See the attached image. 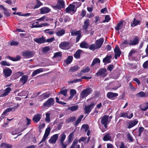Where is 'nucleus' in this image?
Here are the masks:
<instances>
[{"label": "nucleus", "mask_w": 148, "mask_h": 148, "mask_svg": "<svg viewBox=\"0 0 148 148\" xmlns=\"http://www.w3.org/2000/svg\"><path fill=\"white\" fill-rule=\"evenodd\" d=\"M92 90L91 88H88L83 90L80 93V99H82L90 94Z\"/></svg>", "instance_id": "nucleus-1"}, {"label": "nucleus", "mask_w": 148, "mask_h": 148, "mask_svg": "<svg viewBox=\"0 0 148 148\" xmlns=\"http://www.w3.org/2000/svg\"><path fill=\"white\" fill-rule=\"evenodd\" d=\"M101 119V123L106 129L107 128V125L109 123L110 121H108L109 116L107 115H104Z\"/></svg>", "instance_id": "nucleus-2"}, {"label": "nucleus", "mask_w": 148, "mask_h": 148, "mask_svg": "<svg viewBox=\"0 0 148 148\" xmlns=\"http://www.w3.org/2000/svg\"><path fill=\"white\" fill-rule=\"evenodd\" d=\"M107 70L106 68H101L98 72L95 75L97 76H101V77H105L107 75Z\"/></svg>", "instance_id": "nucleus-3"}, {"label": "nucleus", "mask_w": 148, "mask_h": 148, "mask_svg": "<svg viewBox=\"0 0 148 148\" xmlns=\"http://www.w3.org/2000/svg\"><path fill=\"white\" fill-rule=\"evenodd\" d=\"M96 103L95 101H94L90 105L86 106L85 107L84 110L85 114H88L89 113L91 112L92 109L95 106Z\"/></svg>", "instance_id": "nucleus-4"}, {"label": "nucleus", "mask_w": 148, "mask_h": 148, "mask_svg": "<svg viewBox=\"0 0 148 148\" xmlns=\"http://www.w3.org/2000/svg\"><path fill=\"white\" fill-rule=\"evenodd\" d=\"M22 54L25 58H29L32 57L35 55V54L33 51L27 50L23 52Z\"/></svg>", "instance_id": "nucleus-5"}, {"label": "nucleus", "mask_w": 148, "mask_h": 148, "mask_svg": "<svg viewBox=\"0 0 148 148\" xmlns=\"http://www.w3.org/2000/svg\"><path fill=\"white\" fill-rule=\"evenodd\" d=\"M65 3L62 0H59L56 5L53 6V8L55 9H60L64 8Z\"/></svg>", "instance_id": "nucleus-6"}, {"label": "nucleus", "mask_w": 148, "mask_h": 148, "mask_svg": "<svg viewBox=\"0 0 148 148\" xmlns=\"http://www.w3.org/2000/svg\"><path fill=\"white\" fill-rule=\"evenodd\" d=\"M54 103V100L53 98H50L43 104V106L45 107H49L53 105Z\"/></svg>", "instance_id": "nucleus-7"}, {"label": "nucleus", "mask_w": 148, "mask_h": 148, "mask_svg": "<svg viewBox=\"0 0 148 148\" xmlns=\"http://www.w3.org/2000/svg\"><path fill=\"white\" fill-rule=\"evenodd\" d=\"M77 3V2H73L72 4H70L66 9V12H69L71 11L75 12L76 11V10L75 9V4Z\"/></svg>", "instance_id": "nucleus-8"}, {"label": "nucleus", "mask_w": 148, "mask_h": 148, "mask_svg": "<svg viewBox=\"0 0 148 148\" xmlns=\"http://www.w3.org/2000/svg\"><path fill=\"white\" fill-rule=\"evenodd\" d=\"M89 20L88 19H86L84 22V25L83 26V29L84 32L86 34H88V33L87 29L89 27Z\"/></svg>", "instance_id": "nucleus-9"}, {"label": "nucleus", "mask_w": 148, "mask_h": 148, "mask_svg": "<svg viewBox=\"0 0 148 148\" xmlns=\"http://www.w3.org/2000/svg\"><path fill=\"white\" fill-rule=\"evenodd\" d=\"M11 89L10 87L6 88L4 90V92L3 93V90H1L0 92V97H5L10 92Z\"/></svg>", "instance_id": "nucleus-10"}, {"label": "nucleus", "mask_w": 148, "mask_h": 148, "mask_svg": "<svg viewBox=\"0 0 148 148\" xmlns=\"http://www.w3.org/2000/svg\"><path fill=\"white\" fill-rule=\"evenodd\" d=\"M138 121L137 119L130 121L127 123V128L130 129L136 125Z\"/></svg>", "instance_id": "nucleus-11"}, {"label": "nucleus", "mask_w": 148, "mask_h": 148, "mask_svg": "<svg viewBox=\"0 0 148 148\" xmlns=\"http://www.w3.org/2000/svg\"><path fill=\"white\" fill-rule=\"evenodd\" d=\"M16 109V107H10L7 108L4 111L2 114L0 118L2 119L4 118V116H3L8 112L10 111H14Z\"/></svg>", "instance_id": "nucleus-12"}, {"label": "nucleus", "mask_w": 148, "mask_h": 148, "mask_svg": "<svg viewBox=\"0 0 148 148\" xmlns=\"http://www.w3.org/2000/svg\"><path fill=\"white\" fill-rule=\"evenodd\" d=\"M59 134H55L52 136L49 140V142L51 143H55L58 137Z\"/></svg>", "instance_id": "nucleus-13"}, {"label": "nucleus", "mask_w": 148, "mask_h": 148, "mask_svg": "<svg viewBox=\"0 0 148 148\" xmlns=\"http://www.w3.org/2000/svg\"><path fill=\"white\" fill-rule=\"evenodd\" d=\"M114 52L115 53V58L116 59H117V57H119L121 53L119 47L117 45H116L115 46L114 49Z\"/></svg>", "instance_id": "nucleus-14"}, {"label": "nucleus", "mask_w": 148, "mask_h": 148, "mask_svg": "<svg viewBox=\"0 0 148 148\" xmlns=\"http://www.w3.org/2000/svg\"><path fill=\"white\" fill-rule=\"evenodd\" d=\"M69 46V43L66 42H62L59 45L60 47L63 49H68Z\"/></svg>", "instance_id": "nucleus-15"}, {"label": "nucleus", "mask_w": 148, "mask_h": 148, "mask_svg": "<svg viewBox=\"0 0 148 148\" xmlns=\"http://www.w3.org/2000/svg\"><path fill=\"white\" fill-rule=\"evenodd\" d=\"M34 40L38 44H42L45 42V39L43 36L40 38H34Z\"/></svg>", "instance_id": "nucleus-16"}, {"label": "nucleus", "mask_w": 148, "mask_h": 148, "mask_svg": "<svg viewBox=\"0 0 148 148\" xmlns=\"http://www.w3.org/2000/svg\"><path fill=\"white\" fill-rule=\"evenodd\" d=\"M5 77H7L11 75L12 73V71L9 68L5 69L3 71Z\"/></svg>", "instance_id": "nucleus-17"}, {"label": "nucleus", "mask_w": 148, "mask_h": 148, "mask_svg": "<svg viewBox=\"0 0 148 148\" xmlns=\"http://www.w3.org/2000/svg\"><path fill=\"white\" fill-rule=\"evenodd\" d=\"M104 41L103 38H100L96 41V45L98 49L100 48L102 46Z\"/></svg>", "instance_id": "nucleus-18"}, {"label": "nucleus", "mask_w": 148, "mask_h": 148, "mask_svg": "<svg viewBox=\"0 0 148 148\" xmlns=\"http://www.w3.org/2000/svg\"><path fill=\"white\" fill-rule=\"evenodd\" d=\"M118 96L117 93H114L113 92H108L107 94V96L108 98L112 99H114V97Z\"/></svg>", "instance_id": "nucleus-19"}, {"label": "nucleus", "mask_w": 148, "mask_h": 148, "mask_svg": "<svg viewBox=\"0 0 148 148\" xmlns=\"http://www.w3.org/2000/svg\"><path fill=\"white\" fill-rule=\"evenodd\" d=\"M112 58L111 56H108L107 55L105 58H104L103 60V62L105 63V64H106V63H110L111 62V59Z\"/></svg>", "instance_id": "nucleus-20"}, {"label": "nucleus", "mask_w": 148, "mask_h": 148, "mask_svg": "<svg viewBox=\"0 0 148 148\" xmlns=\"http://www.w3.org/2000/svg\"><path fill=\"white\" fill-rule=\"evenodd\" d=\"M41 117V115L37 114L34 116L33 120L35 122L38 123L40 121Z\"/></svg>", "instance_id": "nucleus-21"}, {"label": "nucleus", "mask_w": 148, "mask_h": 148, "mask_svg": "<svg viewBox=\"0 0 148 148\" xmlns=\"http://www.w3.org/2000/svg\"><path fill=\"white\" fill-rule=\"evenodd\" d=\"M79 69V67L77 65H76L71 67L69 69V71L73 72L77 71Z\"/></svg>", "instance_id": "nucleus-22"}, {"label": "nucleus", "mask_w": 148, "mask_h": 148, "mask_svg": "<svg viewBox=\"0 0 148 148\" xmlns=\"http://www.w3.org/2000/svg\"><path fill=\"white\" fill-rule=\"evenodd\" d=\"M28 77L26 75H23L22 77L20 79V81L21 82L22 84V85H24L27 82L28 80Z\"/></svg>", "instance_id": "nucleus-23"}, {"label": "nucleus", "mask_w": 148, "mask_h": 148, "mask_svg": "<svg viewBox=\"0 0 148 148\" xmlns=\"http://www.w3.org/2000/svg\"><path fill=\"white\" fill-rule=\"evenodd\" d=\"M123 21H121L117 24L115 27V29L118 31L121 29L123 26Z\"/></svg>", "instance_id": "nucleus-24"}, {"label": "nucleus", "mask_w": 148, "mask_h": 148, "mask_svg": "<svg viewBox=\"0 0 148 148\" xmlns=\"http://www.w3.org/2000/svg\"><path fill=\"white\" fill-rule=\"evenodd\" d=\"M83 52V51L82 50L80 49L78 50L74 54V57L77 59L79 58H80L81 53Z\"/></svg>", "instance_id": "nucleus-25"}, {"label": "nucleus", "mask_w": 148, "mask_h": 148, "mask_svg": "<svg viewBox=\"0 0 148 148\" xmlns=\"http://www.w3.org/2000/svg\"><path fill=\"white\" fill-rule=\"evenodd\" d=\"M50 10L47 7H43L40 9V13L42 14H45L49 12Z\"/></svg>", "instance_id": "nucleus-26"}, {"label": "nucleus", "mask_w": 148, "mask_h": 148, "mask_svg": "<svg viewBox=\"0 0 148 148\" xmlns=\"http://www.w3.org/2000/svg\"><path fill=\"white\" fill-rule=\"evenodd\" d=\"M139 42V40L138 38L136 37L133 40H131L129 43L130 45H134L137 44Z\"/></svg>", "instance_id": "nucleus-27"}, {"label": "nucleus", "mask_w": 148, "mask_h": 148, "mask_svg": "<svg viewBox=\"0 0 148 148\" xmlns=\"http://www.w3.org/2000/svg\"><path fill=\"white\" fill-rule=\"evenodd\" d=\"M43 71V69L42 68H40L37 69L34 71L32 73V77H34L38 74L42 72Z\"/></svg>", "instance_id": "nucleus-28"}, {"label": "nucleus", "mask_w": 148, "mask_h": 148, "mask_svg": "<svg viewBox=\"0 0 148 148\" xmlns=\"http://www.w3.org/2000/svg\"><path fill=\"white\" fill-rule=\"evenodd\" d=\"M140 109L144 111L147 110L148 109V103H145L142 104L140 107Z\"/></svg>", "instance_id": "nucleus-29"}, {"label": "nucleus", "mask_w": 148, "mask_h": 148, "mask_svg": "<svg viewBox=\"0 0 148 148\" xmlns=\"http://www.w3.org/2000/svg\"><path fill=\"white\" fill-rule=\"evenodd\" d=\"M79 46L82 48H88L89 47V45L86 42L83 41L80 43Z\"/></svg>", "instance_id": "nucleus-30"}, {"label": "nucleus", "mask_w": 148, "mask_h": 148, "mask_svg": "<svg viewBox=\"0 0 148 148\" xmlns=\"http://www.w3.org/2000/svg\"><path fill=\"white\" fill-rule=\"evenodd\" d=\"M111 138V137L110 133H108L105 134L104 136L103 140L104 141H106L110 140Z\"/></svg>", "instance_id": "nucleus-31"}, {"label": "nucleus", "mask_w": 148, "mask_h": 148, "mask_svg": "<svg viewBox=\"0 0 148 148\" xmlns=\"http://www.w3.org/2000/svg\"><path fill=\"white\" fill-rule=\"evenodd\" d=\"M65 30L63 29H60L56 33V35L58 36H61L64 34Z\"/></svg>", "instance_id": "nucleus-32"}, {"label": "nucleus", "mask_w": 148, "mask_h": 148, "mask_svg": "<svg viewBox=\"0 0 148 148\" xmlns=\"http://www.w3.org/2000/svg\"><path fill=\"white\" fill-rule=\"evenodd\" d=\"M76 119V118L75 116H72L66 119L65 122L67 123H69L70 122H73L75 121Z\"/></svg>", "instance_id": "nucleus-33"}, {"label": "nucleus", "mask_w": 148, "mask_h": 148, "mask_svg": "<svg viewBox=\"0 0 148 148\" xmlns=\"http://www.w3.org/2000/svg\"><path fill=\"white\" fill-rule=\"evenodd\" d=\"M60 137V138L59 140V141L60 143H64V140L66 138V135L64 133H63L61 134Z\"/></svg>", "instance_id": "nucleus-34"}, {"label": "nucleus", "mask_w": 148, "mask_h": 148, "mask_svg": "<svg viewBox=\"0 0 148 148\" xmlns=\"http://www.w3.org/2000/svg\"><path fill=\"white\" fill-rule=\"evenodd\" d=\"M62 56V52H58L54 53V56L53 57V58H56L58 57H59L60 60L61 58V57Z\"/></svg>", "instance_id": "nucleus-35"}, {"label": "nucleus", "mask_w": 148, "mask_h": 148, "mask_svg": "<svg viewBox=\"0 0 148 148\" xmlns=\"http://www.w3.org/2000/svg\"><path fill=\"white\" fill-rule=\"evenodd\" d=\"M73 57L71 56H68L67 59L65 61L66 64H69L72 62L73 60Z\"/></svg>", "instance_id": "nucleus-36"}, {"label": "nucleus", "mask_w": 148, "mask_h": 148, "mask_svg": "<svg viewBox=\"0 0 148 148\" xmlns=\"http://www.w3.org/2000/svg\"><path fill=\"white\" fill-rule=\"evenodd\" d=\"M83 117V115H81L77 119L74 124V125L75 126V127L77 126L80 122Z\"/></svg>", "instance_id": "nucleus-37"}, {"label": "nucleus", "mask_w": 148, "mask_h": 148, "mask_svg": "<svg viewBox=\"0 0 148 148\" xmlns=\"http://www.w3.org/2000/svg\"><path fill=\"white\" fill-rule=\"evenodd\" d=\"M140 22V21L137 20L135 18H134L133 21V23L131 24V26L134 27L139 24Z\"/></svg>", "instance_id": "nucleus-38"}, {"label": "nucleus", "mask_w": 148, "mask_h": 148, "mask_svg": "<svg viewBox=\"0 0 148 148\" xmlns=\"http://www.w3.org/2000/svg\"><path fill=\"white\" fill-rule=\"evenodd\" d=\"M81 34V31L80 30L75 31L73 30L71 32V36H78Z\"/></svg>", "instance_id": "nucleus-39"}, {"label": "nucleus", "mask_w": 148, "mask_h": 148, "mask_svg": "<svg viewBox=\"0 0 148 148\" xmlns=\"http://www.w3.org/2000/svg\"><path fill=\"white\" fill-rule=\"evenodd\" d=\"M145 95V93L143 91H140L136 95V96L138 97H144Z\"/></svg>", "instance_id": "nucleus-40"}, {"label": "nucleus", "mask_w": 148, "mask_h": 148, "mask_svg": "<svg viewBox=\"0 0 148 148\" xmlns=\"http://www.w3.org/2000/svg\"><path fill=\"white\" fill-rule=\"evenodd\" d=\"M78 107L77 105L70 106L68 107V109L71 111H74L77 110Z\"/></svg>", "instance_id": "nucleus-41"}, {"label": "nucleus", "mask_w": 148, "mask_h": 148, "mask_svg": "<svg viewBox=\"0 0 148 148\" xmlns=\"http://www.w3.org/2000/svg\"><path fill=\"white\" fill-rule=\"evenodd\" d=\"M89 49L90 50H92L93 51L95 49H98L96 45L95 44H92L88 47Z\"/></svg>", "instance_id": "nucleus-42"}, {"label": "nucleus", "mask_w": 148, "mask_h": 148, "mask_svg": "<svg viewBox=\"0 0 148 148\" xmlns=\"http://www.w3.org/2000/svg\"><path fill=\"white\" fill-rule=\"evenodd\" d=\"M0 147H3L4 148H11L12 147V145H11L6 144L5 143H2L0 145Z\"/></svg>", "instance_id": "nucleus-43"}, {"label": "nucleus", "mask_w": 148, "mask_h": 148, "mask_svg": "<svg viewBox=\"0 0 148 148\" xmlns=\"http://www.w3.org/2000/svg\"><path fill=\"white\" fill-rule=\"evenodd\" d=\"M100 62V60L99 58H96L93 60L91 65L92 66L97 63H99Z\"/></svg>", "instance_id": "nucleus-44"}, {"label": "nucleus", "mask_w": 148, "mask_h": 148, "mask_svg": "<svg viewBox=\"0 0 148 148\" xmlns=\"http://www.w3.org/2000/svg\"><path fill=\"white\" fill-rule=\"evenodd\" d=\"M42 95L45 99L49 97L51 95V93L47 92L42 94Z\"/></svg>", "instance_id": "nucleus-45"}, {"label": "nucleus", "mask_w": 148, "mask_h": 148, "mask_svg": "<svg viewBox=\"0 0 148 148\" xmlns=\"http://www.w3.org/2000/svg\"><path fill=\"white\" fill-rule=\"evenodd\" d=\"M74 136L73 132H71L68 136V142L70 143L73 140V138Z\"/></svg>", "instance_id": "nucleus-46"}, {"label": "nucleus", "mask_w": 148, "mask_h": 148, "mask_svg": "<svg viewBox=\"0 0 148 148\" xmlns=\"http://www.w3.org/2000/svg\"><path fill=\"white\" fill-rule=\"evenodd\" d=\"M0 64L3 66H9L10 65V64L6 62V61H2L0 62Z\"/></svg>", "instance_id": "nucleus-47"}, {"label": "nucleus", "mask_w": 148, "mask_h": 148, "mask_svg": "<svg viewBox=\"0 0 148 148\" xmlns=\"http://www.w3.org/2000/svg\"><path fill=\"white\" fill-rule=\"evenodd\" d=\"M43 4L41 3L39 1L37 0V3L35 6L34 7V9L38 8L39 7L42 5Z\"/></svg>", "instance_id": "nucleus-48"}, {"label": "nucleus", "mask_w": 148, "mask_h": 148, "mask_svg": "<svg viewBox=\"0 0 148 148\" xmlns=\"http://www.w3.org/2000/svg\"><path fill=\"white\" fill-rule=\"evenodd\" d=\"M67 90L66 89H65L64 90H62V89H61L59 92V93L62 94L64 96L66 97L67 96Z\"/></svg>", "instance_id": "nucleus-49"}, {"label": "nucleus", "mask_w": 148, "mask_h": 148, "mask_svg": "<svg viewBox=\"0 0 148 148\" xmlns=\"http://www.w3.org/2000/svg\"><path fill=\"white\" fill-rule=\"evenodd\" d=\"M68 142H65L64 143H60L61 148H66L67 146L69 144Z\"/></svg>", "instance_id": "nucleus-50"}, {"label": "nucleus", "mask_w": 148, "mask_h": 148, "mask_svg": "<svg viewBox=\"0 0 148 148\" xmlns=\"http://www.w3.org/2000/svg\"><path fill=\"white\" fill-rule=\"evenodd\" d=\"M90 70L89 68L86 67L84 69H82L81 70V72L84 73H86L88 72Z\"/></svg>", "instance_id": "nucleus-51"}, {"label": "nucleus", "mask_w": 148, "mask_h": 148, "mask_svg": "<svg viewBox=\"0 0 148 148\" xmlns=\"http://www.w3.org/2000/svg\"><path fill=\"white\" fill-rule=\"evenodd\" d=\"M46 117L45 121L46 122L49 123L50 122V114L47 113L46 114Z\"/></svg>", "instance_id": "nucleus-52"}, {"label": "nucleus", "mask_w": 148, "mask_h": 148, "mask_svg": "<svg viewBox=\"0 0 148 148\" xmlns=\"http://www.w3.org/2000/svg\"><path fill=\"white\" fill-rule=\"evenodd\" d=\"M127 137L128 139L131 142H133L134 141L133 139L129 133H128L127 135Z\"/></svg>", "instance_id": "nucleus-53"}, {"label": "nucleus", "mask_w": 148, "mask_h": 148, "mask_svg": "<svg viewBox=\"0 0 148 148\" xmlns=\"http://www.w3.org/2000/svg\"><path fill=\"white\" fill-rule=\"evenodd\" d=\"M105 20L103 21V22H108L110 19L109 15H106L105 16Z\"/></svg>", "instance_id": "nucleus-54"}, {"label": "nucleus", "mask_w": 148, "mask_h": 148, "mask_svg": "<svg viewBox=\"0 0 148 148\" xmlns=\"http://www.w3.org/2000/svg\"><path fill=\"white\" fill-rule=\"evenodd\" d=\"M50 130L51 129L49 127L47 128L44 134L48 136L50 133Z\"/></svg>", "instance_id": "nucleus-55"}, {"label": "nucleus", "mask_w": 148, "mask_h": 148, "mask_svg": "<svg viewBox=\"0 0 148 148\" xmlns=\"http://www.w3.org/2000/svg\"><path fill=\"white\" fill-rule=\"evenodd\" d=\"M49 50V48L48 47H45L43 48L42 51L44 53H46Z\"/></svg>", "instance_id": "nucleus-56"}, {"label": "nucleus", "mask_w": 148, "mask_h": 148, "mask_svg": "<svg viewBox=\"0 0 148 148\" xmlns=\"http://www.w3.org/2000/svg\"><path fill=\"white\" fill-rule=\"evenodd\" d=\"M144 130V128L142 127H140L139 128L138 131L139 136H140L141 133L143 132Z\"/></svg>", "instance_id": "nucleus-57"}, {"label": "nucleus", "mask_w": 148, "mask_h": 148, "mask_svg": "<svg viewBox=\"0 0 148 148\" xmlns=\"http://www.w3.org/2000/svg\"><path fill=\"white\" fill-rule=\"evenodd\" d=\"M19 42H18L12 41L11 42L10 45L11 46H17Z\"/></svg>", "instance_id": "nucleus-58"}, {"label": "nucleus", "mask_w": 148, "mask_h": 148, "mask_svg": "<svg viewBox=\"0 0 148 148\" xmlns=\"http://www.w3.org/2000/svg\"><path fill=\"white\" fill-rule=\"evenodd\" d=\"M135 52L136 51L135 50L133 49L129 53L128 57H131L135 53Z\"/></svg>", "instance_id": "nucleus-59"}, {"label": "nucleus", "mask_w": 148, "mask_h": 148, "mask_svg": "<svg viewBox=\"0 0 148 148\" xmlns=\"http://www.w3.org/2000/svg\"><path fill=\"white\" fill-rule=\"evenodd\" d=\"M48 136L44 134L43 137L41 140L40 141V143H39V144H40L41 143H42L43 142H44L46 139V138H47Z\"/></svg>", "instance_id": "nucleus-60"}, {"label": "nucleus", "mask_w": 148, "mask_h": 148, "mask_svg": "<svg viewBox=\"0 0 148 148\" xmlns=\"http://www.w3.org/2000/svg\"><path fill=\"white\" fill-rule=\"evenodd\" d=\"M3 12L4 14L6 16L8 17L10 16V14L8 13V10L7 9H5L4 10Z\"/></svg>", "instance_id": "nucleus-61"}, {"label": "nucleus", "mask_w": 148, "mask_h": 148, "mask_svg": "<svg viewBox=\"0 0 148 148\" xmlns=\"http://www.w3.org/2000/svg\"><path fill=\"white\" fill-rule=\"evenodd\" d=\"M18 130L16 129H14L12 132L11 134H12L14 135L17 134L19 133Z\"/></svg>", "instance_id": "nucleus-62"}, {"label": "nucleus", "mask_w": 148, "mask_h": 148, "mask_svg": "<svg viewBox=\"0 0 148 148\" xmlns=\"http://www.w3.org/2000/svg\"><path fill=\"white\" fill-rule=\"evenodd\" d=\"M128 114L127 112H123L121 113V117H128Z\"/></svg>", "instance_id": "nucleus-63"}, {"label": "nucleus", "mask_w": 148, "mask_h": 148, "mask_svg": "<svg viewBox=\"0 0 148 148\" xmlns=\"http://www.w3.org/2000/svg\"><path fill=\"white\" fill-rule=\"evenodd\" d=\"M143 66L144 68H147L148 66V60L145 62L143 64Z\"/></svg>", "instance_id": "nucleus-64"}]
</instances>
